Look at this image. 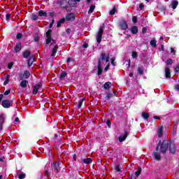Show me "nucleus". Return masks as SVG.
<instances>
[{
	"label": "nucleus",
	"instance_id": "18",
	"mask_svg": "<svg viewBox=\"0 0 179 179\" xmlns=\"http://www.w3.org/2000/svg\"><path fill=\"white\" fill-rule=\"evenodd\" d=\"M157 135L158 138H162V136H163V126L158 127Z\"/></svg>",
	"mask_w": 179,
	"mask_h": 179
},
{
	"label": "nucleus",
	"instance_id": "29",
	"mask_svg": "<svg viewBox=\"0 0 179 179\" xmlns=\"http://www.w3.org/2000/svg\"><path fill=\"white\" fill-rule=\"evenodd\" d=\"M10 76L9 74H8L6 76V80H5L4 83H3V85L4 86H6V85H8V83H9V82L10 80Z\"/></svg>",
	"mask_w": 179,
	"mask_h": 179
},
{
	"label": "nucleus",
	"instance_id": "55",
	"mask_svg": "<svg viewBox=\"0 0 179 179\" xmlns=\"http://www.w3.org/2000/svg\"><path fill=\"white\" fill-rule=\"evenodd\" d=\"M160 145H162V141H159V143L157 144V145L155 148L156 152L159 151V146H160Z\"/></svg>",
	"mask_w": 179,
	"mask_h": 179
},
{
	"label": "nucleus",
	"instance_id": "58",
	"mask_svg": "<svg viewBox=\"0 0 179 179\" xmlns=\"http://www.w3.org/2000/svg\"><path fill=\"white\" fill-rule=\"evenodd\" d=\"M49 16H50L51 17L55 16V12H50V13H49Z\"/></svg>",
	"mask_w": 179,
	"mask_h": 179
},
{
	"label": "nucleus",
	"instance_id": "1",
	"mask_svg": "<svg viewBox=\"0 0 179 179\" xmlns=\"http://www.w3.org/2000/svg\"><path fill=\"white\" fill-rule=\"evenodd\" d=\"M101 61H106L108 62L110 61V53L106 54V52H102L99 59L97 62V75L101 76L103 74V67H101Z\"/></svg>",
	"mask_w": 179,
	"mask_h": 179
},
{
	"label": "nucleus",
	"instance_id": "41",
	"mask_svg": "<svg viewBox=\"0 0 179 179\" xmlns=\"http://www.w3.org/2000/svg\"><path fill=\"white\" fill-rule=\"evenodd\" d=\"M166 65H173V59H168L166 60Z\"/></svg>",
	"mask_w": 179,
	"mask_h": 179
},
{
	"label": "nucleus",
	"instance_id": "25",
	"mask_svg": "<svg viewBox=\"0 0 179 179\" xmlns=\"http://www.w3.org/2000/svg\"><path fill=\"white\" fill-rule=\"evenodd\" d=\"M83 162L84 164H90L93 161L92 160V158H85L83 159Z\"/></svg>",
	"mask_w": 179,
	"mask_h": 179
},
{
	"label": "nucleus",
	"instance_id": "39",
	"mask_svg": "<svg viewBox=\"0 0 179 179\" xmlns=\"http://www.w3.org/2000/svg\"><path fill=\"white\" fill-rule=\"evenodd\" d=\"M24 178H26V173H22L18 176V179H24Z\"/></svg>",
	"mask_w": 179,
	"mask_h": 179
},
{
	"label": "nucleus",
	"instance_id": "15",
	"mask_svg": "<svg viewBox=\"0 0 179 179\" xmlns=\"http://www.w3.org/2000/svg\"><path fill=\"white\" fill-rule=\"evenodd\" d=\"M20 51H22V43L19 42L17 43L15 47L14 48V52L17 53Z\"/></svg>",
	"mask_w": 179,
	"mask_h": 179
},
{
	"label": "nucleus",
	"instance_id": "4",
	"mask_svg": "<svg viewBox=\"0 0 179 179\" xmlns=\"http://www.w3.org/2000/svg\"><path fill=\"white\" fill-rule=\"evenodd\" d=\"M51 33H52V29H48V31H46V44L50 43V45L57 43V41L51 38Z\"/></svg>",
	"mask_w": 179,
	"mask_h": 179
},
{
	"label": "nucleus",
	"instance_id": "10",
	"mask_svg": "<svg viewBox=\"0 0 179 179\" xmlns=\"http://www.w3.org/2000/svg\"><path fill=\"white\" fill-rule=\"evenodd\" d=\"M30 78V72L29 71H24L23 74L20 75V80H23L24 79H29Z\"/></svg>",
	"mask_w": 179,
	"mask_h": 179
},
{
	"label": "nucleus",
	"instance_id": "22",
	"mask_svg": "<svg viewBox=\"0 0 179 179\" xmlns=\"http://www.w3.org/2000/svg\"><path fill=\"white\" fill-rule=\"evenodd\" d=\"M131 33L132 34H138V27L137 26H132L131 28Z\"/></svg>",
	"mask_w": 179,
	"mask_h": 179
},
{
	"label": "nucleus",
	"instance_id": "19",
	"mask_svg": "<svg viewBox=\"0 0 179 179\" xmlns=\"http://www.w3.org/2000/svg\"><path fill=\"white\" fill-rule=\"evenodd\" d=\"M172 9H177V6H178V1L173 0L171 4Z\"/></svg>",
	"mask_w": 179,
	"mask_h": 179
},
{
	"label": "nucleus",
	"instance_id": "49",
	"mask_svg": "<svg viewBox=\"0 0 179 179\" xmlns=\"http://www.w3.org/2000/svg\"><path fill=\"white\" fill-rule=\"evenodd\" d=\"M34 40L36 43H38V41H40V37H38V36L37 35L34 37Z\"/></svg>",
	"mask_w": 179,
	"mask_h": 179
},
{
	"label": "nucleus",
	"instance_id": "13",
	"mask_svg": "<svg viewBox=\"0 0 179 179\" xmlns=\"http://www.w3.org/2000/svg\"><path fill=\"white\" fill-rule=\"evenodd\" d=\"M52 169H54L55 171L58 173L61 171V167L59 166V162H55L52 165Z\"/></svg>",
	"mask_w": 179,
	"mask_h": 179
},
{
	"label": "nucleus",
	"instance_id": "34",
	"mask_svg": "<svg viewBox=\"0 0 179 179\" xmlns=\"http://www.w3.org/2000/svg\"><path fill=\"white\" fill-rule=\"evenodd\" d=\"M83 101H85V98H82L79 102H78V108H82V105L83 104Z\"/></svg>",
	"mask_w": 179,
	"mask_h": 179
},
{
	"label": "nucleus",
	"instance_id": "28",
	"mask_svg": "<svg viewBox=\"0 0 179 179\" xmlns=\"http://www.w3.org/2000/svg\"><path fill=\"white\" fill-rule=\"evenodd\" d=\"M66 72L62 71L60 74L59 80H64L66 78Z\"/></svg>",
	"mask_w": 179,
	"mask_h": 179
},
{
	"label": "nucleus",
	"instance_id": "3",
	"mask_svg": "<svg viewBox=\"0 0 179 179\" xmlns=\"http://www.w3.org/2000/svg\"><path fill=\"white\" fill-rule=\"evenodd\" d=\"M13 101H15V98L11 100L3 99L1 101V105L2 107H3V108H10V107H13Z\"/></svg>",
	"mask_w": 179,
	"mask_h": 179
},
{
	"label": "nucleus",
	"instance_id": "40",
	"mask_svg": "<svg viewBox=\"0 0 179 179\" xmlns=\"http://www.w3.org/2000/svg\"><path fill=\"white\" fill-rule=\"evenodd\" d=\"M115 170H116L117 173H120V171H121V167L120 166V164L115 166Z\"/></svg>",
	"mask_w": 179,
	"mask_h": 179
},
{
	"label": "nucleus",
	"instance_id": "60",
	"mask_svg": "<svg viewBox=\"0 0 179 179\" xmlns=\"http://www.w3.org/2000/svg\"><path fill=\"white\" fill-rule=\"evenodd\" d=\"M173 122H174V124H175V125H178L179 120H178V119H176Z\"/></svg>",
	"mask_w": 179,
	"mask_h": 179
},
{
	"label": "nucleus",
	"instance_id": "57",
	"mask_svg": "<svg viewBox=\"0 0 179 179\" xmlns=\"http://www.w3.org/2000/svg\"><path fill=\"white\" fill-rule=\"evenodd\" d=\"M179 72V64H178L175 69V73H177Z\"/></svg>",
	"mask_w": 179,
	"mask_h": 179
},
{
	"label": "nucleus",
	"instance_id": "48",
	"mask_svg": "<svg viewBox=\"0 0 179 179\" xmlns=\"http://www.w3.org/2000/svg\"><path fill=\"white\" fill-rule=\"evenodd\" d=\"M12 66H13V62H10L8 64V69H12Z\"/></svg>",
	"mask_w": 179,
	"mask_h": 179
},
{
	"label": "nucleus",
	"instance_id": "62",
	"mask_svg": "<svg viewBox=\"0 0 179 179\" xmlns=\"http://www.w3.org/2000/svg\"><path fill=\"white\" fill-rule=\"evenodd\" d=\"M66 31L67 34H71V32L72 31V30H71V29L68 28Z\"/></svg>",
	"mask_w": 179,
	"mask_h": 179
},
{
	"label": "nucleus",
	"instance_id": "12",
	"mask_svg": "<svg viewBox=\"0 0 179 179\" xmlns=\"http://www.w3.org/2000/svg\"><path fill=\"white\" fill-rule=\"evenodd\" d=\"M75 16H76V15L75 13H71L67 14L64 19L67 22H71V20H75Z\"/></svg>",
	"mask_w": 179,
	"mask_h": 179
},
{
	"label": "nucleus",
	"instance_id": "35",
	"mask_svg": "<svg viewBox=\"0 0 179 179\" xmlns=\"http://www.w3.org/2000/svg\"><path fill=\"white\" fill-rule=\"evenodd\" d=\"M157 42L155 40H152L150 42V45H152V47H154V48H156V47H157V45H156Z\"/></svg>",
	"mask_w": 179,
	"mask_h": 179
},
{
	"label": "nucleus",
	"instance_id": "9",
	"mask_svg": "<svg viewBox=\"0 0 179 179\" xmlns=\"http://www.w3.org/2000/svg\"><path fill=\"white\" fill-rule=\"evenodd\" d=\"M41 87H43V83H39L38 84H36L34 87V90L32 91V94L36 96V94H37V93H40V89H41Z\"/></svg>",
	"mask_w": 179,
	"mask_h": 179
},
{
	"label": "nucleus",
	"instance_id": "21",
	"mask_svg": "<svg viewBox=\"0 0 179 179\" xmlns=\"http://www.w3.org/2000/svg\"><path fill=\"white\" fill-rule=\"evenodd\" d=\"M152 155L155 160H160L162 159V156H160V154L157 152H153Z\"/></svg>",
	"mask_w": 179,
	"mask_h": 179
},
{
	"label": "nucleus",
	"instance_id": "32",
	"mask_svg": "<svg viewBox=\"0 0 179 179\" xmlns=\"http://www.w3.org/2000/svg\"><path fill=\"white\" fill-rule=\"evenodd\" d=\"M65 22V18H62L57 22V27H61V24Z\"/></svg>",
	"mask_w": 179,
	"mask_h": 179
},
{
	"label": "nucleus",
	"instance_id": "5",
	"mask_svg": "<svg viewBox=\"0 0 179 179\" xmlns=\"http://www.w3.org/2000/svg\"><path fill=\"white\" fill-rule=\"evenodd\" d=\"M160 145V152L162 155H165L169 150V141L167 140H164Z\"/></svg>",
	"mask_w": 179,
	"mask_h": 179
},
{
	"label": "nucleus",
	"instance_id": "33",
	"mask_svg": "<svg viewBox=\"0 0 179 179\" xmlns=\"http://www.w3.org/2000/svg\"><path fill=\"white\" fill-rule=\"evenodd\" d=\"M94 9H96V6L94 5H91V6L90 7V9L88 10V13H93V12L94 11Z\"/></svg>",
	"mask_w": 179,
	"mask_h": 179
},
{
	"label": "nucleus",
	"instance_id": "14",
	"mask_svg": "<svg viewBox=\"0 0 179 179\" xmlns=\"http://www.w3.org/2000/svg\"><path fill=\"white\" fill-rule=\"evenodd\" d=\"M68 3V6H69V8H71V9H72V8H75L76 7V0H69L67 1Z\"/></svg>",
	"mask_w": 179,
	"mask_h": 179
},
{
	"label": "nucleus",
	"instance_id": "8",
	"mask_svg": "<svg viewBox=\"0 0 179 179\" xmlns=\"http://www.w3.org/2000/svg\"><path fill=\"white\" fill-rule=\"evenodd\" d=\"M118 25L122 30H127L128 29V22H127V21L124 20H120L119 21Z\"/></svg>",
	"mask_w": 179,
	"mask_h": 179
},
{
	"label": "nucleus",
	"instance_id": "51",
	"mask_svg": "<svg viewBox=\"0 0 179 179\" xmlns=\"http://www.w3.org/2000/svg\"><path fill=\"white\" fill-rule=\"evenodd\" d=\"M10 16H11V14H9V13H8V14H6V20H10Z\"/></svg>",
	"mask_w": 179,
	"mask_h": 179
},
{
	"label": "nucleus",
	"instance_id": "59",
	"mask_svg": "<svg viewBox=\"0 0 179 179\" xmlns=\"http://www.w3.org/2000/svg\"><path fill=\"white\" fill-rule=\"evenodd\" d=\"M3 94H0V103H1L2 101H3Z\"/></svg>",
	"mask_w": 179,
	"mask_h": 179
},
{
	"label": "nucleus",
	"instance_id": "27",
	"mask_svg": "<svg viewBox=\"0 0 179 179\" xmlns=\"http://www.w3.org/2000/svg\"><path fill=\"white\" fill-rule=\"evenodd\" d=\"M38 16H41V17H47V12L43 10H40L38 13Z\"/></svg>",
	"mask_w": 179,
	"mask_h": 179
},
{
	"label": "nucleus",
	"instance_id": "26",
	"mask_svg": "<svg viewBox=\"0 0 179 179\" xmlns=\"http://www.w3.org/2000/svg\"><path fill=\"white\" fill-rule=\"evenodd\" d=\"M142 173V168L140 166H138L137 171L135 172V176L138 178L141 176V173Z\"/></svg>",
	"mask_w": 179,
	"mask_h": 179
},
{
	"label": "nucleus",
	"instance_id": "42",
	"mask_svg": "<svg viewBox=\"0 0 179 179\" xmlns=\"http://www.w3.org/2000/svg\"><path fill=\"white\" fill-rule=\"evenodd\" d=\"M31 19L32 20H38V16L36 15V14H31Z\"/></svg>",
	"mask_w": 179,
	"mask_h": 179
},
{
	"label": "nucleus",
	"instance_id": "38",
	"mask_svg": "<svg viewBox=\"0 0 179 179\" xmlns=\"http://www.w3.org/2000/svg\"><path fill=\"white\" fill-rule=\"evenodd\" d=\"M0 122H1L3 124V122H5V115H0Z\"/></svg>",
	"mask_w": 179,
	"mask_h": 179
},
{
	"label": "nucleus",
	"instance_id": "30",
	"mask_svg": "<svg viewBox=\"0 0 179 179\" xmlns=\"http://www.w3.org/2000/svg\"><path fill=\"white\" fill-rule=\"evenodd\" d=\"M165 77L166 78H170V69L169 67L165 69Z\"/></svg>",
	"mask_w": 179,
	"mask_h": 179
},
{
	"label": "nucleus",
	"instance_id": "36",
	"mask_svg": "<svg viewBox=\"0 0 179 179\" xmlns=\"http://www.w3.org/2000/svg\"><path fill=\"white\" fill-rule=\"evenodd\" d=\"M138 75H143V66H140L138 69Z\"/></svg>",
	"mask_w": 179,
	"mask_h": 179
},
{
	"label": "nucleus",
	"instance_id": "31",
	"mask_svg": "<svg viewBox=\"0 0 179 179\" xmlns=\"http://www.w3.org/2000/svg\"><path fill=\"white\" fill-rule=\"evenodd\" d=\"M141 117H143L144 120H149V113L146 112H143L141 114Z\"/></svg>",
	"mask_w": 179,
	"mask_h": 179
},
{
	"label": "nucleus",
	"instance_id": "52",
	"mask_svg": "<svg viewBox=\"0 0 179 179\" xmlns=\"http://www.w3.org/2000/svg\"><path fill=\"white\" fill-rule=\"evenodd\" d=\"M111 97H113V94L108 93L105 97V99H111Z\"/></svg>",
	"mask_w": 179,
	"mask_h": 179
},
{
	"label": "nucleus",
	"instance_id": "6",
	"mask_svg": "<svg viewBox=\"0 0 179 179\" xmlns=\"http://www.w3.org/2000/svg\"><path fill=\"white\" fill-rule=\"evenodd\" d=\"M104 27H105V25L104 24H103V25L99 29V31L97 32L96 41L99 44L101 43V38H103V33H104Z\"/></svg>",
	"mask_w": 179,
	"mask_h": 179
},
{
	"label": "nucleus",
	"instance_id": "63",
	"mask_svg": "<svg viewBox=\"0 0 179 179\" xmlns=\"http://www.w3.org/2000/svg\"><path fill=\"white\" fill-rule=\"evenodd\" d=\"M171 52L172 53V54H176V50H174V48H171Z\"/></svg>",
	"mask_w": 179,
	"mask_h": 179
},
{
	"label": "nucleus",
	"instance_id": "11",
	"mask_svg": "<svg viewBox=\"0 0 179 179\" xmlns=\"http://www.w3.org/2000/svg\"><path fill=\"white\" fill-rule=\"evenodd\" d=\"M128 135H129V131H128V130L125 129L124 132V135L120 136L119 137V142H124L127 139V138H128Z\"/></svg>",
	"mask_w": 179,
	"mask_h": 179
},
{
	"label": "nucleus",
	"instance_id": "43",
	"mask_svg": "<svg viewBox=\"0 0 179 179\" xmlns=\"http://www.w3.org/2000/svg\"><path fill=\"white\" fill-rule=\"evenodd\" d=\"M22 37H23V34H22V33L17 34L16 38L17 40H20V38H22Z\"/></svg>",
	"mask_w": 179,
	"mask_h": 179
},
{
	"label": "nucleus",
	"instance_id": "56",
	"mask_svg": "<svg viewBox=\"0 0 179 179\" xmlns=\"http://www.w3.org/2000/svg\"><path fill=\"white\" fill-rule=\"evenodd\" d=\"M139 8L141 10H143V8H145V4H143V3L139 4Z\"/></svg>",
	"mask_w": 179,
	"mask_h": 179
},
{
	"label": "nucleus",
	"instance_id": "44",
	"mask_svg": "<svg viewBox=\"0 0 179 179\" xmlns=\"http://www.w3.org/2000/svg\"><path fill=\"white\" fill-rule=\"evenodd\" d=\"M110 64L113 66H115V57H112L110 60Z\"/></svg>",
	"mask_w": 179,
	"mask_h": 179
},
{
	"label": "nucleus",
	"instance_id": "24",
	"mask_svg": "<svg viewBox=\"0 0 179 179\" xmlns=\"http://www.w3.org/2000/svg\"><path fill=\"white\" fill-rule=\"evenodd\" d=\"M113 86V83L110 82H107L103 85V88L106 89V90H108Z\"/></svg>",
	"mask_w": 179,
	"mask_h": 179
},
{
	"label": "nucleus",
	"instance_id": "64",
	"mask_svg": "<svg viewBox=\"0 0 179 179\" xmlns=\"http://www.w3.org/2000/svg\"><path fill=\"white\" fill-rule=\"evenodd\" d=\"M130 179H136L134 173L130 176Z\"/></svg>",
	"mask_w": 179,
	"mask_h": 179
},
{
	"label": "nucleus",
	"instance_id": "54",
	"mask_svg": "<svg viewBox=\"0 0 179 179\" xmlns=\"http://www.w3.org/2000/svg\"><path fill=\"white\" fill-rule=\"evenodd\" d=\"M148 31V28L146 27H143L142 29V33L143 34H146V31Z\"/></svg>",
	"mask_w": 179,
	"mask_h": 179
},
{
	"label": "nucleus",
	"instance_id": "53",
	"mask_svg": "<svg viewBox=\"0 0 179 179\" xmlns=\"http://www.w3.org/2000/svg\"><path fill=\"white\" fill-rule=\"evenodd\" d=\"M106 125L108 126V127L111 128V121L107 120Z\"/></svg>",
	"mask_w": 179,
	"mask_h": 179
},
{
	"label": "nucleus",
	"instance_id": "17",
	"mask_svg": "<svg viewBox=\"0 0 179 179\" xmlns=\"http://www.w3.org/2000/svg\"><path fill=\"white\" fill-rule=\"evenodd\" d=\"M34 58H35V56L34 55H31L28 59V62H27L28 66H31V65H33V63L34 62Z\"/></svg>",
	"mask_w": 179,
	"mask_h": 179
},
{
	"label": "nucleus",
	"instance_id": "7",
	"mask_svg": "<svg viewBox=\"0 0 179 179\" xmlns=\"http://www.w3.org/2000/svg\"><path fill=\"white\" fill-rule=\"evenodd\" d=\"M168 148H169V153H171L172 155H174V153H176V150H177V148H176V143L171 141V140H170V141L169 142Z\"/></svg>",
	"mask_w": 179,
	"mask_h": 179
},
{
	"label": "nucleus",
	"instance_id": "20",
	"mask_svg": "<svg viewBox=\"0 0 179 179\" xmlns=\"http://www.w3.org/2000/svg\"><path fill=\"white\" fill-rule=\"evenodd\" d=\"M27 83H29V81H27V80H24L20 83V86L23 89H26V87H27Z\"/></svg>",
	"mask_w": 179,
	"mask_h": 179
},
{
	"label": "nucleus",
	"instance_id": "16",
	"mask_svg": "<svg viewBox=\"0 0 179 179\" xmlns=\"http://www.w3.org/2000/svg\"><path fill=\"white\" fill-rule=\"evenodd\" d=\"M31 55V50H27L24 51V52L22 54L23 58H24L25 59H27V58H29V57H30Z\"/></svg>",
	"mask_w": 179,
	"mask_h": 179
},
{
	"label": "nucleus",
	"instance_id": "23",
	"mask_svg": "<svg viewBox=\"0 0 179 179\" xmlns=\"http://www.w3.org/2000/svg\"><path fill=\"white\" fill-rule=\"evenodd\" d=\"M58 50V45H56L52 49V56L55 57L57 55V51Z\"/></svg>",
	"mask_w": 179,
	"mask_h": 179
},
{
	"label": "nucleus",
	"instance_id": "45",
	"mask_svg": "<svg viewBox=\"0 0 179 179\" xmlns=\"http://www.w3.org/2000/svg\"><path fill=\"white\" fill-rule=\"evenodd\" d=\"M73 61H75V59L71 58V57H68V58H67V60H66V63H67V64H69V63H71V62H73Z\"/></svg>",
	"mask_w": 179,
	"mask_h": 179
},
{
	"label": "nucleus",
	"instance_id": "46",
	"mask_svg": "<svg viewBox=\"0 0 179 179\" xmlns=\"http://www.w3.org/2000/svg\"><path fill=\"white\" fill-rule=\"evenodd\" d=\"M132 58H138V53L136 52H132Z\"/></svg>",
	"mask_w": 179,
	"mask_h": 179
},
{
	"label": "nucleus",
	"instance_id": "47",
	"mask_svg": "<svg viewBox=\"0 0 179 179\" xmlns=\"http://www.w3.org/2000/svg\"><path fill=\"white\" fill-rule=\"evenodd\" d=\"M132 22H133V23H136V22H138V17L134 16L132 17Z\"/></svg>",
	"mask_w": 179,
	"mask_h": 179
},
{
	"label": "nucleus",
	"instance_id": "2",
	"mask_svg": "<svg viewBox=\"0 0 179 179\" xmlns=\"http://www.w3.org/2000/svg\"><path fill=\"white\" fill-rule=\"evenodd\" d=\"M56 3L59 6V8L62 9H66L68 12H71V10H72V8L68 6V1L66 0H57Z\"/></svg>",
	"mask_w": 179,
	"mask_h": 179
},
{
	"label": "nucleus",
	"instance_id": "61",
	"mask_svg": "<svg viewBox=\"0 0 179 179\" xmlns=\"http://www.w3.org/2000/svg\"><path fill=\"white\" fill-rule=\"evenodd\" d=\"M45 174L46 177H50V173H48V170L45 171Z\"/></svg>",
	"mask_w": 179,
	"mask_h": 179
},
{
	"label": "nucleus",
	"instance_id": "37",
	"mask_svg": "<svg viewBox=\"0 0 179 179\" xmlns=\"http://www.w3.org/2000/svg\"><path fill=\"white\" fill-rule=\"evenodd\" d=\"M115 12H117V8L115 6H114L113 8L109 12V15L113 16V15H115Z\"/></svg>",
	"mask_w": 179,
	"mask_h": 179
},
{
	"label": "nucleus",
	"instance_id": "50",
	"mask_svg": "<svg viewBox=\"0 0 179 179\" xmlns=\"http://www.w3.org/2000/svg\"><path fill=\"white\" fill-rule=\"evenodd\" d=\"M4 96H9V94H10V90H6L4 93H3Z\"/></svg>",
	"mask_w": 179,
	"mask_h": 179
}]
</instances>
